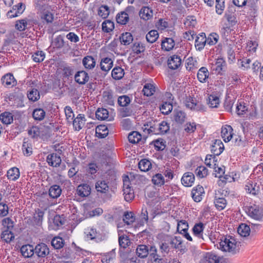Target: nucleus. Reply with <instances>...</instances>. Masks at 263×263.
I'll list each match as a JSON object with an SVG mask.
<instances>
[{
  "label": "nucleus",
  "mask_w": 263,
  "mask_h": 263,
  "mask_svg": "<svg viewBox=\"0 0 263 263\" xmlns=\"http://www.w3.org/2000/svg\"><path fill=\"white\" fill-rule=\"evenodd\" d=\"M102 30L106 32H110L114 29V23L110 20H106L102 23Z\"/></svg>",
  "instance_id": "nucleus-56"
},
{
  "label": "nucleus",
  "mask_w": 263,
  "mask_h": 263,
  "mask_svg": "<svg viewBox=\"0 0 263 263\" xmlns=\"http://www.w3.org/2000/svg\"><path fill=\"white\" fill-rule=\"evenodd\" d=\"M159 123H153L149 122L146 124H144L142 127L145 133L152 134L154 135H159Z\"/></svg>",
  "instance_id": "nucleus-8"
},
{
  "label": "nucleus",
  "mask_w": 263,
  "mask_h": 263,
  "mask_svg": "<svg viewBox=\"0 0 263 263\" xmlns=\"http://www.w3.org/2000/svg\"><path fill=\"white\" fill-rule=\"evenodd\" d=\"M2 238L7 242H10L14 238V234L12 231H3Z\"/></svg>",
  "instance_id": "nucleus-64"
},
{
  "label": "nucleus",
  "mask_w": 263,
  "mask_h": 263,
  "mask_svg": "<svg viewBox=\"0 0 263 263\" xmlns=\"http://www.w3.org/2000/svg\"><path fill=\"white\" fill-rule=\"evenodd\" d=\"M13 117L12 113L5 111L0 115V120L4 124H10L13 120Z\"/></svg>",
  "instance_id": "nucleus-33"
},
{
  "label": "nucleus",
  "mask_w": 263,
  "mask_h": 263,
  "mask_svg": "<svg viewBox=\"0 0 263 263\" xmlns=\"http://www.w3.org/2000/svg\"><path fill=\"white\" fill-rule=\"evenodd\" d=\"M233 129L230 125H226L221 128V137L225 142H229L232 138Z\"/></svg>",
  "instance_id": "nucleus-11"
},
{
  "label": "nucleus",
  "mask_w": 263,
  "mask_h": 263,
  "mask_svg": "<svg viewBox=\"0 0 263 263\" xmlns=\"http://www.w3.org/2000/svg\"><path fill=\"white\" fill-rule=\"evenodd\" d=\"M173 109L172 102H164L160 106V110L162 114L168 115Z\"/></svg>",
  "instance_id": "nucleus-40"
},
{
  "label": "nucleus",
  "mask_w": 263,
  "mask_h": 263,
  "mask_svg": "<svg viewBox=\"0 0 263 263\" xmlns=\"http://www.w3.org/2000/svg\"><path fill=\"white\" fill-rule=\"evenodd\" d=\"M226 66V62L223 58H218L211 63V68L215 73H220Z\"/></svg>",
  "instance_id": "nucleus-6"
},
{
  "label": "nucleus",
  "mask_w": 263,
  "mask_h": 263,
  "mask_svg": "<svg viewBox=\"0 0 263 263\" xmlns=\"http://www.w3.org/2000/svg\"><path fill=\"white\" fill-rule=\"evenodd\" d=\"M100 231H86L85 232V240H95L96 241H100L103 239L102 236L99 233Z\"/></svg>",
  "instance_id": "nucleus-21"
},
{
  "label": "nucleus",
  "mask_w": 263,
  "mask_h": 263,
  "mask_svg": "<svg viewBox=\"0 0 263 263\" xmlns=\"http://www.w3.org/2000/svg\"><path fill=\"white\" fill-rule=\"evenodd\" d=\"M204 194V189L202 186L197 185L192 191V197L195 202H200Z\"/></svg>",
  "instance_id": "nucleus-9"
},
{
  "label": "nucleus",
  "mask_w": 263,
  "mask_h": 263,
  "mask_svg": "<svg viewBox=\"0 0 263 263\" xmlns=\"http://www.w3.org/2000/svg\"><path fill=\"white\" fill-rule=\"evenodd\" d=\"M206 38L204 33H202L196 36L195 42V46L196 48L200 51L203 49L205 44L206 43Z\"/></svg>",
  "instance_id": "nucleus-20"
},
{
  "label": "nucleus",
  "mask_w": 263,
  "mask_h": 263,
  "mask_svg": "<svg viewBox=\"0 0 263 263\" xmlns=\"http://www.w3.org/2000/svg\"><path fill=\"white\" fill-rule=\"evenodd\" d=\"M248 108L245 105V104L242 102H239L236 105V112L238 115H242L247 111Z\"/></svg>",
  "instance_id": "nucleus-61"
},
{
  "label": "nucleus",
  "mask_w": 263,
  "mask_h": 263,
  "mask_svg": "<svg viewBox=\"0 0 263 263\" xmlns=\"http://www.w3.org/2000/svg\"><path fill=\"white\" fill-rule=\"evenodd\" d=\"M83 65L85 68L91 69L95 67L96 61L91 56L85 57L83 59Z\"/></svg>",
  "instance_id": "nucleus-30"
},
{
  "label": "nucleus",
  "mask_w": 263,
  "mask_h": 263,
  "mask_svg": "<svg viewBox=\"0 0 263 263\" xmlns=\"http://www.w3.org/2000/svg\"><path fill=\"white\" fill-rule=\"evenodd\" d=\"M159 37L157 30H153L150 31L146 35V39L148 42L153 43L156 41Z\"/></svg>",
  "instance_id": "nucleus-55"
},
{
  "label": "nucleus",
  "mask_w": 263,
  "mask_h": 263,
  "mask_svg": "<svg viewBox=\"0 0 263 263\" xmlns=\"http://www.w3.org/2000/svg\"><path fill=\"white\" fill-rule=\"evenodd\" d=\"M108 134V129L105 125H99L96 128V135L99 138H104Z\"/></svg>",
  "instance_id": "nucleus-26"
},
{
  "label": "nucleus",
  "mask_w": 263,
  "mask_h": 263,
  "mask_svg": "<svg viewBox=\"0 0 263 263\" xmlns=\"http://www.w3.org/2000/svg\"><path fill=\"white\" fill-rule=\"evenodd\" d=\"M103 101L109 105H113L114 104V98L112 91L106 90L103 93Z\"/></svg>",
  "instance_id": "nucleus-35"
},
{
  "label": "nucleus",
  "mask_w": 263,
  "mask_h": 263,
  "mask_svg": "<svg viewBox=\"0 0 263 263\" xmlns=\"http://www.w3.org/2000/svg\"><path fill=\"white\" fill-rule=\"evenodd\" d=\"M219 40V35L216 33H211L206 38V43L210 45L216 44Z\"/></svg>",
  "instance_id": "nucleus-59"
},
{
  "label": "nucleus",
  "mask_w": 263,
  "mask_h": 263,
  "mask_svg": "<svg viewBox=\"0 0 263 263\" xmlns=\"http://www.w3.org/2000/svg\"><path fill=\"white\" fill-rule=\"evenodd\" d=\"M185 66L187 70L192 71L198 68V62L196 58L190 57L185 60Z\"/></svg>",
  "instance_id": "nucleus-25"
},
{
  "label": "nucleus",
  "mask_w": 263,
  "mask_h": 263,
  "mask_svg": "<svg viewBox=\"0 0 263 263\" xmlns=\"http://www.w3.org/2000/svg\"><path fill=\"white\" fill-rule=\"evenodd\" d=\"M46 161L50 166L55 167L59 166L62 162L60 156L57 153L49 154L47 157Z\"/></svg>",
  "instance_id": "nucleus-10"
},
{
  "label": "nucleus",
  "mask_w": 263,
  "mask_h": 263,
  "mask_svg": "<svg viewBox=\"0 0 263 263\" xmlns=\"http://www.w3.org/2000/svg\"><path fill=\"white\" fill-rule=\"evenodd\" d=\"M182 62L180 57L177 55H173L168 59L167 64L170 68L176 69L181 65Z\"/></svg>",
  "instance_id": "nucleus-14"
},
{
  "label": "nucleus",
  "mask_w": 263,
  "mask_h": 263,
  "mask_svg": "<svg viewBox=\"0 0 263 263\" xmlns=\"http://www.w3.org/2000/svg\"><path fill=\"white\" fill-rule=\"evenodd\" d=\"M113 61L110 58H105L101 60L100 67L102 71L108 72L112 67Z\"/></svg>",
  "instance_id": "nucleus-24"
},
{
  "label": "nucleus",
  "mask_w": 263,
  "mask_h": 263,
  "mask_svg": "<svg viewBox=\"0 0 263 263\" xmlns=\"http://www.w3.org/2000/svg\"><path fill=\"white\" fill-rule=\"evenodd\" d=\"M214 204L216 209L219 211L223 210L227 205V201L224 198L220 197L217 193L215 194Z\"/></svg>",
  "instance_id": "nucleus-22"
},
{
  "label": "nucleus",
  "mask_w": 263,
  "mask_h": 263,
  "mask_svg": "<svg viewBox=\"0 0 263 263\" xmlns=\"http://www.w3.org/2000/svg\"><path fill=\"white\" fill-rule=\"evenodd\" d=\"M224 149V145L219 139L215 140L211 146V152L214 155L218 156L222 153Z\"/></svg>",
  "instance_id": "nucleus-13"
},
{
  "label": "nucleus",
  "mask_w": 263,
  "mask_h": 263,
  "mask_svg": "<svg viewBox=\"0 0 263 263\" xmlns=\"http://www.w3.org/2000/svg\"><path fill=\"white\" fill-rule=\"evenodd\" d=\"M260 229V226L258 224H253L247 225L245 223H240L237 228V230H251L259 229Z\"/></svg>",
  "instance_id": "nucleus-48"
},
{
  "label": "nucleus",
  "mask_w": 263,
  "mask_h": 263,
  "mask_svg": "<svg viewBox=\"0 0 263 263\" xmlns=\"http://www.w3.org/2000/svg\"><path fill=\"white\" fill-rule=\"evenodd\" d=\"M129 142L132 143H138L141 139V135L138 132L130 133L128 136Z\"/></svg>",
  "instance_id": "nucleus-51"
},
{
  "label": "nucleus",
  "mask_w": 263,
  "mask_h": 263,
  "mask_svg": "<svg viewBox=\"0 0 263 263\" xmlns=\"http://www.w3.org/2000/svg\"><path fill=\"white\" fill-rule=\"evenodd\" d=\"M130 244V240L127 235H121L120 234H119V245L120 247L125 249L129 246Z\"/></svg>",
  "instance_id": "nucleus-36"
},
{
  "label": "nucleus",
  "mask_w": 263,
  "mask_h": 263,
  "mask_svg": "<svg viewBox=\"0 0 263 263\" xmlns=\"http://www.w3.org/2000/svg\"><path fill=\"white\" fill-rule=\"evenodd\" d=\"M153 183L158 186H161L165 183L164 178L161 174H156L152 178Z\"/></svg>",
  "instance_id": "nucleus-49"
},
{
  "label": "nucleus",
  "mask_w": 263,
  "mask_h": 263,
  "mask_svg": "<svg viewBox=\"0 0 263 263\" xmlns=\"http://www.w3.org/2000/svg\"><path fill=\"white\" fill-rule=\"evenodd\" d=\"M2 84L7 88H10L16 85V81L13 75L10 73H7L1 79Z\"/></svg>",
  "instance_id": "nucleus-7"
},
{
  "label": "nucleus",
  "mask_w": 263,
  "mask_h": 263,
  "mask_svg": "<svg viewBox=\"0 0 263 263\" xmlns=\"http://www.w3.org/2000/svg\"><path fill=\"white\" fill-rule=\"evenodd\" d=\"M195 173L197 177L203 178L208 175V171L204 166H199L197 167Z\"/></svg>",
  "instance_id": "nucleus-54"
},
{
  "label": "nucleus",
  "mask_w": 263,
  "mask_h": 263,
  "mask_svg": "<svg viewBox=\"0 0 263 263\" xmlns=\"http://www.w3.org/2000/svg\"><path fill=\"white\" fill-rule=\"evenodd\" d=\"M128 15L124 12H122L119 14L116 18L117 23L122 25L126 24L128 22Z\"/></svg>",
  "instance_id": "nucleus-57"
},
{
  "label": "nucleus",
  "mask_w": 263,
  "mask_h": 263,
  "mask_svg": "<svg viewBox=\"0 0 263 263\" xmlns=\"http://www.w3.org/2000/svg\"><path fill=\"white\" fill-rule=\"evenodd\" d=\"M136 253L138 257L145 258L148 254V247L146 245H139L136 249Z\"/></svg>",
  "instance_id": "nucleus-34"
},
{
  "label": "nucleus",
  "mask_w": 263,
  "mask_h": 263,
  "mask_svg": "<svg viewBox=\"0 0 263 263\" xmlns=\"http://www.w3.org/2000/svg\"><path fill=\"white\" fill-rule=\"evenodd\" d=\"M124 75V69L121 67H115L111 71L112 77L115 80H120L122 79Z\"/></svg>",
  "instance_id": "nucleus-39"
},
{
  "label": "nucleus",
  "mask_w": 263,
  "mask_h": 263,
  "mask_svg": "<svg viewBox=\"0 0 263 263\" xmlns=\"http://www.w3.org/2000/svg\"><path fill=\"white\" fill-rule=\"evenodd\" d=\"M95 188L98 192L106 193L109 190L108 181L105 180H99L96 183Z\"/></svg>",
  "instance_id": "nucleus-19"
},
{
  "label": "nucleus",
  "mask_w": 263,
  "mask_h": 263,
  "mask_svg": "<svg viewBox=\"0 0 263 263\" xmlns=\"http://www.w3.org/2000/svg\"><path fill=\"white\" fill-rule=\"evenodd\" d=\"M45 57L44 52L42 51H37L32 55L33 61L36 63L42 62Z\"/></svg>",
  "instance_id": "nucleus-58"
},
{
  "label": "nucleus",
  "mask_w": 263,
  "mask_h": 263,
  "mask_svg": "<svg viewBox=\"0 0 263 263\" xmlns=\"http://www.w3.org/2000/svg\"><path fill=\"white\" fill-rule=\"evenodd\" d=\"M219 98L215 95H210L208 99V105L211 108H217L219 104Z\"/></svg>",
  "instance_id": "nucleus-44"
},
{
  "label": "nucleus",
  "mask_w": 263,
  "mask_h": 263,
  "mask_svg": "<svg viewBox=\"0 0 263 263\" xmlns=\"http://www.w3.org/2000/svg\"><path fill=\"white\" fill-rule=\"evenodd\" d=\"M186 118L185 114L180 110H175L173 113V119L177 123H183Z\"/></svg>",
  "instance_id": "nucleus-32"
},
{
  "label": "nucleus",
  "mask_w": 263,
  "mask_h": 263,
  "mask_svg": "<svg viewBox=\"0 0 263 263\" xmlns=\"http://www.w3.org/2000/svg\"><path fill=\"white\" fill-rule=\"evenodd\" d=\"M139 169L143 172H146L152 167L151 161L146 159H142L138 163Z\"/></svg>",
  "instance_id": "nucleus-43"
},
{
  "label": "nucleus",
  "mask_w": 263,
  "mask_h": 263,
  "mask_svg": "<svg viewBox=\"0 0 263 263\" xmlns=\"http://www.w3.org/2000/svg\"><path fill=\"white\" fill-rule=\"evenodd\" d=\"M62 190L60 187L57 185H54L49 190V195L52 198H57L61 194Z\"/></svg>",
  "instance_id": "nucleus-41"
},
{
  "label": "nucleus",
  "mask_w": 263,
  "mask_h": 263,
  "mask_svg": "<svg viewBox=\"0 0 263 263\" xmlns=\"http://www.w3.org/2000/svg\"><path fill=\"white\" fill-rule=\"evenodd\" d=\"M45 111L42 108L35 109L32 113V117L35 120L41 121L45 117Z\"/></svg>",
  "instance_id": "nucleus-45"
},
{
  "label": "nucleus",
  "mask_w": 263,
  "mask_h": 263,
  "mask_svg": "<svg viewBox=\"0 0 263 263\" xmlns=\"http://www.w3.org/2000/svg\"><path fill=\"white\" fill-rule=\"evenodd\" d=\"M72 121L73 122V126L74 129L79 131L85 125L86 121L85 115L79 114Z\"/></svg>",
  "instance_id": "nucleus-16"
},
{
  "label": "nucleus",
  "mask_w": 263,
  "mask_h": 263,
  "mask_svg": "<svg viewBox=\"0 0 263 263\" xmlns=\"http://www.w3.org/2000/svg\"><path fill=\"white\" fill-rule=\"evenodd\" d=\"M44 212L41 210L37 209L35 210L33 215L34 224L40 226L42 222Z\"/></svg>",
  "instance_id": "nucleus-29"
},
{
  "label": "nucleus",
  "mask_w": 263,
  "mask_h": 263,
  "mask_svg": "<svg viewBox=\"0 0 263 263\" xmlns=\"http://www.w3.org/2000/svg\"><path fill=\"white\" fill-rule=\"evenodd\" d=\"M142 91L145 96H151L155 92V87L153 84L146 83L144 86Z\"/></svg>",
  "instance_id": "nucleus-46"
},
{
  "label": "nucleus",
  "mask_w": 263,
  "mask_h": 263,
  "mask_svg": "<svg viewBox=\"0 0 263 263\" xmlns=\"http://www.w3.org/2000/svg\"><path fill=\"white\" fill-rule=\"evenodd\" d=\"M245 190L247 193L253 195H256L259 192L260 186L255 181L248 180L246 183Z\"/></svg>",
  "instance_id": "nucleus-5"
},
{
  "label": "nucleus",
  "mask_w": 263,
  "mask_h": 263,
  "mask_svg": "<svg viewBox=\"0 0 263 263\" xmlns=\"http://www.w3.org/2000/svg\"><path fill=\"white\" fill-rule=\"evenodd\" d=\"M75 81L79 84H85L89 80L88 73L84 71H79L77 72L74 76Z\"/></svg>",
  "instance_id": "nucleus-18"
},
{
  "label": "nucleus",
  "mask_w": 263,
  "mask_h": 263,
  "mask_svg": "<svg viewBox=\"0 0 263 263\" xmlns=\"http://www.w3.org/2000/svg\"><path fill=\"white\" fill-rule=\"evenodd\" d=\"M130 102V99L126 96H120L118 98V103L121 106H126Z\"/></svg>",
  "instance_id": "nucleus-62"
},
{
  "label": "nucleus",
  "mask_w": 263,
  "mask_h": 263,
  "mask_svg": "<svg viewBox=\"0 0 263 263\" xmlns=\"http://www.w3.org/2000/svg\"><path fill=\"white\" fill-rule=\"evenodd\" d=\"M196 24V19L194 16H187L184 22L185 27L189 29L194 28Z\"/></svg>",
  "instance_id": "nucleus-38"
},
{
  "label": "nucleus",
  "mask_w": 263,
  "mask_h": 263,
  "mask_svg": "<svg viewBox=\"0 0 263 263\" xmlns=\"http://www.w3.org/2000/svg\"><path fill=\"white\" fill-rule=\"evenodd\" d=\"M185 106L191 109L198 110V104L196 103V100L191 97L187 98L185 101Z\"/></svg>",
  "instance_id": "nucleus-52"
},
{
  "label": "nucleus",
  "mask_w": 263,
  "mask_h": 263,
  "mask_svg": "<svg viewBox=\"0 0 263 263\" xmlns=\"http://www.w3.org/2000/svg\"><path fill=\"white\" fill-rule=\"evenodd\" d=\"M96 116L98 120H106L108 117V111L105 108H98L96 112Z\"/></svg>",
  "instance_id": "nucleus-47"
},
{
  "label": "nucleus",
  "mask_w": 263,
  "mask_h": 263,
  "mask_svg": "<svg viewBox=\"0 0 263 263\" xmlns=\"http://www.w3.org/2000/svg\"><path fill=\"white\" fill-rule=\"evenodd\" d=\"M246 212L249 216L256 220L260 219L263 216L262 210L256 205L248 206Z\"/></svg>",
  "instance_id": "nucleus-4"
},
{
  "label": "nucleus",
  "mask_w": 263,
  "mask_h": 263,
  "mask_svg": "<svg viewBox=\"0 0 263 263\" xmlns=\"http://www.w3.org/2000/svg\"><path fill=\"white\" fill-rule=\"evenodd\" d=\"M195 181V176L191 172L185 173L182 177V184L186 187L191 186Z\"/></svg>",
  "instance_id": "nucleus-15"
},
{
  "label": "nucleus",
  "mask_w": 263,
  "mask_h": 263,
  "mask_svg": "<svg viewBox=\"0 0 263 263\" xmlns=\"http://www.w3.org/2000/svg\"><path fill=\"white\" fill-rule=\"evenodd\" d=\"M115 256V249H112L110 252L106 253L102 257L101 261L102 263H114Z\"/></svg>",
  "instance_id": "nucleus-37"
},
{
  "label": "nucleus",
  "mask_w": 263,
  "mask_h": 263,
  "mask_svg": "<svg viewBox=\"0 0 263 263\" xmlns=\"http://www.w3.org/2000/svg\"><path fill=\"white\" fill-rule=\"evenodd\" d=\"M123 192L125 200L129 202L133 200L135 197L133 190L130 187L129 177L125 176L123 178Z\"/></svg>",
  "instance_id": "nucleus-3"
},
{
  "label": "nucleus",
  "mask_w": 263,
  "mask_h": 263,
  "mask_svg": "<svg viewBox=\"0 0 263 263\" xmlns=\"http://www.w3.org/2000/svg\"><path fill=\"white\" fill-rule=\"evenodd\" d=\"M175 46V42L172 38H165L161 43L162 48L165 51H170Z\"/></svg>",
  "instance_id": "nucleus-31"
},
{
  "label": "nucleus",
  "mask_w": 263,
  "mask_h": 263,
  "mask_svg": "<svg viewBox=\"0 0 263 263\" xmlns=\"http://www.w3.org/2000/svg\"><path fill=\"white\" fill-rule=\"evenodd\" d=\"M51 243L55 249H60L64 246V240L61 237H55L52 239Z\"/></svg>",
  "instance_id": "nucleus-53"
},
{
  "label": "nucleus",
  "mask_w": 263,
  "mask_h": 263,
  "mask_svg": "<svg viewBox=\"0 0 263 263\" xmlns=\"http://www.w3.org/2000/svg\"><path fill=\"white\" fill-rule=\"evenodd\" d=\"M91 189L87 184H83L78 186L77 192L79 196L84 197L88 196L90 193Z\"/></svg>",
  "instance_id": "nucleus-23"
},
{
  "label": "nucleus",
  "mask_w": 263,
  "mask_h": 263,
  "mask_svg": "<svg viewBox=\"0 0 263 263\" xmlns=\"http://www.w3.org/2000/svg\"><path fill=\"white\" fill-rule=\"evenodd\" d=\"M139 15L142 19L148 20L153 17V12L149 7H144L140 10Z\"/></svg>",
  "instance_id": "nucleus-27"
},
{
  "label": "nucleus",
  "mask_w": 263,
  "mask_h": 263,
  "mask_svg": "<svg viewBox=\"0 0 263 263\" xmlns=\"http://www.w3.org/2000/svg\"><path fill=\"white\" fill-rule=\"evenodd\" d=\"M20 251L24 258H30L32 257L34 253V250L33 246L31 245H25L21 247Z\"/></svg>",
  "instance_id": "nucleus-17"
},
{
  "label": "nucleus",
  "mask_w": 263,
  "mask_h": 263,
  "mask_svg": "<svg viewBox=\"0 0 263 263\" xmlns=\"http://www.w3.org/2000/svg\"><path fill=\"white\" fill-rule=\"evenodd\" d=\"M34 253L40 257H45L49 254V250L44 243L37 244L34 249Z\"/></svg>",
  "instance_id": "nucleus-12"
},
{
  "label": "nucleus",
  "mask_w": 263,
  "mask_h": 263,
  "mask_svg": "<svg viewBox=\"0 0 263 263\" xmlns=\"http://www.w3.org/2000/svg\"><path fill=\"white\" fill-rule=\"evenodd\" d=\"M120 40L122 44L128 45L132 42L133 37L130 33L126 32L121 35Z\"/></svg>",
  "instance_id": "nucleus-42"
},
{
  "label": "nucleus",
  "mask_w": 263,
  "mask_h": 263,
  "mask_svg": "<svg viewBox=\"0 0 263 263\" xmlns=\"http://www.w3.org/2000/svg\"><path fill=\"white\" fill-rule=\"evenodd\" d=\"M209 75V72L208 69L205 67H202L198 71L197 78L200 82L204 83L208 78Z\"/></svg>",
  "instance_id": "nucleus-28"
},
{
  "label": "nucleus",
  "mask_w": 263,
  "mask_h": 263,
  "mask_svg": "<svg viewBox=\"0 0 263 263\" xmlns=\"http://www.w3.org/2000/svg\"><path fill=\"white\" fill-rule=\"evenodd\" d=\"M233 30L230 26L229 23L224 24L223 27L221 28L220 33L222 35L224 36H228L231 32Z\"/></svg>",
  "instance_id": "nucleus-63"
},
{
  "label": "nucleus",
  "mask_w": 263,
  "mask_h": 263,
  "mask_svg": "<svg viewBox=\"0 0 263 263\" xmlns=\"http://www.w3.org/2000/svg\"><path fill=\"white\" fill-rule=\"evenodd\" d=\"M123 221L127 225L131 226L129 228L135 229L143 227L148 220V213L146 208H142L141 214L136 218L134 213L125 212L123 215Z\"/></svg>",
  "instance_id": "nucleus-1"
},
{
  "label": "nucleus",
  "mask_w": 263,
  "mask_h": 263,
  "mask_svg": "<svg viewBox=\"0 0 263 263\" xmlns=\"http://www.w3.org/2000/svg\"><path fill=\"white\" fill-rule=\"evenodd\" d=\"M219 246L222 251L235 254L239 252L241 242L237 241L234 237L229 236L221 240Z\"/></svg>",
  "instance_id": "nucleus-2"
},
{
  "label": "nucleus",
  "mask_w": 263,
  "mask_h": 263,
  "mask_svg": "<svg viewBox=\"0 0 263 263\" xmlns=\"http://www.w3.org/2000/svg\"><path fill=\"white\" fill-rule=\"evenodd\" d=\"M41 18L42 20L45 21L46 23H51L53 20L54 16L52 12L49 11H46L43 12Z\"/></svg>",
  "instance_id": "nucleus-60"
},
{
  "label": "nucleus",
  "mask_w": 263,
  "mask_h": 263,
  "mask_svg": "<svg viewBox=\"0 0 263 263\" xmlns=\"http://www.w3.org/2000/svg\"><path fill=\"white\" fill-rule=\"evenodd\" d=\"M27 97L29 100L33 102H35L40 99V95L37 89L32 88L28 91Z\"/></svg>",
  "instance_id": "nucleus-50"
}]
</instances>
